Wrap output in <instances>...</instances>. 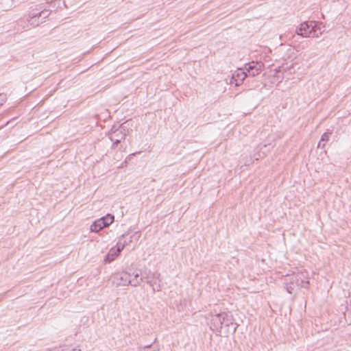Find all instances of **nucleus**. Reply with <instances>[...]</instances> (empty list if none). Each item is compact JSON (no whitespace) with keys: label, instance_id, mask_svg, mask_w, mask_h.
Masks as SVG:
<instances>
[{"label":"nucleus","instance_id":"obj_21","mask_svg":"<svg viewBox=\"0 0 351 351\" xmlns=\"http://www.w3.org/2000/svg\"><path fill=\"white\" fill-rule=\"evenodd\" d=\"M6 101V96L5 95H0V106L3 105Z\"/></svg>","mask_w":351,"mask_h":351},{"label":"nucleus","instance_id":"obj_16","mask_svg":"<svg viewBox=\"0 0 351 351\" xmlns=\"http://www.w3.org/2000/svg\"><path fill=\"white\" fill-rule=\"evenodd\" d=\"M331 134H332V132H324L321 136V139L317 145V147L324 148L325 147L324 143L328 141L330 135Z\"/></svg>","mask_w":351,"mask_h":351},{"label":"nucleus","instance_id":"obj_17","mask_svg":"<svg viewBox=\"0 0 351 351\" xmlns=\"http://www.w3.org/2000/svg\"><path fill=\"white\" fill-rule=\"evenodd\" d=\"M267 147V145H263L258 147V152L254 155V158L256 160H258L259 158H263L267 156V152L265 151H262L263 149H265Z\"/></svg>","mask_w":351,"mask_h":351},{"label":"nucleus","instance_id":"obj_11","mask_svg":"<svg viewBox=\"0 0 351 351\" xmlns=\"http://www.w3.org/2000/svg\"><path fill=\"white\" fill-rule=\"evenodd\" d=\"M311 38H319L325 31V26L321 22L311 21Z\"/></svg>","mask_w":351,"mask_h":351},{"label":"nucleus","instance_id":"obj_23","mask_svg":"<svg viewBox=\"0 0 351 351\" xmlns=\"http://www.w3.org/2000/svg\"><path fill=\"white\" fill-rule=\"evenodd\" d=\"M236 329H237V327H234L233 331L234 332L236 330Z\"/></svg>","mask_w":351,"mask_h":351},{"label":"nucleus","instance_id":"obj_1","mask_svg":"<svg viewBox=\"0 0 351 351\" xmlns=\"http://www.w3.org/2000/svg\"><path fill=\"white\" fill-rule=\"evenodd\" d=\"M287 276H289V282L285 283V287L289 293H293L297 289L308 288L310 277L309 272L306 269L298 270Z\"/></svg>","mask_w":351,"mask_h":351},{"label":"nucleus","instance_id":"obj_3","mask_svg":"<svg viewBox=\"0 0 351 351\" xmlns=\"http://www.w3.org/2000/svg\"><path fill=\"white\" fill-rule=\"evenodd\" d=\"M209 317L210 328L213 331L216 332H221L223 324L226 327H229L230 324H232V319L230 318L232 316L227 312L218 313H210Z\"/></svg>","mask_w":351,"mask_h":351},{"label":"nucleus","instance_id":"obj_12","mask_svg":"<svg viewBox=\"0 0 351 351\" xmlns=\"http://www.w3.org/2000/svg\"><path fill=\"white\" fill-rule=\"evenodd\" d=\"M311 21L310 22H304L300 24V27L297 29L296 32L298 35L302 36L305 38H311Z\"/></svg>","mask_w":351,"mask_h":351},{"label":"nucleus","instance_id":"obj_7","mask_svg":"<svg viewBox=\"0 0 351 351\" xmlns=\"http://www.w3.org/2000/svg\"><path fill=\"white\" fill-rule=\"evenodd\" d=\"M126 135L125 129L123 125L113 130L109 135V138L112 142V147L115 148L121 141L125 140Z\"/></svg>","mask_w":351,"mask_h":351},{"label":"nucleus","instance_id":"obj_4","mask_svg":"<svg viewBox=\"0 0 351 351\" xmlns=\"http://www.w3.org/2000/svg\"><path fill=\"white\" fill-rule=\"evenodd\" d=\"M51 12L43 4H40L36 8L29 11L27 20L31 26L36 27L44 23L45 19L51 14Z\"/></svg>","mask_w":351,"mask_h":351},{"label":"nucleus","instance_id":"obj_13","mask_svg":"<svg viewBox=\"0 0 351 351\" xmlns=\"http://www.w3.org/2000/svg\"><path fill=\"white\" fill-rule=\"evenodd\" d=\"M247 76V72L244 69H238L232 75V80L234 82L236 86H239Z\"/></svg>","mask_w":351,"mask_h":351},{"label":"nucleus","instance_id":"obj_6","mask_svg":"<svg viewBox=\"0 0 351 351\" xmlns=\"http://www.w3.org/2000/svg\"><path fill=\"white\" fill-rule=\"evenodd\" d=\"M112 284L117 287L130 285V273L129 271H122L117 273L111 276Z\"/></svg>","mask_w":351,"mask_h":351},{"label":"nucleus","instance_id":"obj_8","mask_svg":"<svg viewBox=\"0 0 351 351\" xmlns=\"http://www.w3.org/2000/svg\"><path fill=\"white\" fill-rule=\"evenodd\" d=\"M264 64L262 62H250L245 64V70L247 76H256L261 73L263 71Z\"/></svg>","mask_w":351,"mask_h":351},{"label":"nucleus","instance_id":"obj_14","mask_svg":"<svg viewBox=\"0 0 351 351\" xmlns=\"http://www.w3.org/2000/svg\"><path fill=\"white\" fill-rule=\"evenodd\" d=\"M121 252V249H119V247L116 245V248H111L109 252L106 255L104 261L106 263H110L114 261Z\"/></svg>","mask_w":351,"mask_h":351},{"label":"nucleus","instance_id":"obj_20","mask_svg":"<svg viewBox=\"0 0 351 351\" xmlns=\"http://www.w3.org/2000/svg\"><path fill=\"white\" fill-rule=\"evenodd\" d=\"M261 51L265 53V56H267L271 53V49L268 47H261Z\"/></svg>","mask_w":351,"mask_h":351},{"label":"nucleus","instance_id":"obj_9","mask_svg":"<svg viewBox=\"0 0 351 351\" xmlns=\"http://www.w3.org/2000/svg\"><path fill=\"white\" fill-rule=\"evenodd\" d=\"M130 273V285L132 287H137L141 284L145 280L146 270L142 271L139 269H135Z\"/></svg>","mask_w":351,"mask_h":351},{"label":"nucleus","instance_id":"obj_2","mask_svg":"<svg viewBox=\"0 0 351 351\" xmlns=\"http://www.w3.org/2000/svg\"><path fill=\"white\" fill-rule=\"evenodd\" d=\"M281 53V65L280 66L279 69L287 72L293 69L297 64H298V62L297 61L298 53L293 47L288 46L282 49Z\"/></svg>","mask_w":351,"mask_h":351},{"label":"nucleus","instance_id":"obj_22","mask_svg":"<svg viewBox=\"0 0 351 351\" xmlns=\"http://www.w3.org/2000/svg\"><path fill=\"white\" fill-rule=\"evenodd\" d=\"M151 346H152V343L151 344H146L145 346H143V348H149Z\"/></svg>","mask_w":351,"mask_h":351},{"label":"nucleus","instance_id":"obj_10","mask_svg":"<svg viewBox=\"0 0 351 351\" xmlns=\"http://www.w3.org/2000/svg\"><path fill=\"white\" fill-rule=\"evenodd\" d=\"M140 235L138 232H136L132 235H130L129 234H123L119 237L117 245L119 247V249L122 250L125 246L129 245L132 243L134 240L137 241Z\"/></svg>","mask_w":351,"mask_h":351},{"label":"nucleus","instance_id":"obj_15","mask_svg":"<svg viewBox=\"0 0 351 351\" xmlns=\"http://www.w3.org/2000/svg\"><path fill=\"white\" fill-rule=\"evenodd\" d=\"M104 227L106 226L104 222L101 220V219H99L93 223V224L90 226V229L91 232H97Z\"/></svg>","mask_w":351,"mask_h":351},{"label":"nucleus","instance_id":"obj_18","mask_svg":"<svg viewBox=\"0 0 351 351\" xmlns=\"http://www.w3.org/2000/svg\"><path fill=\"white\" fill-rule=\"evenodd\" d=\"M100 219L104 222L105 226L107 227L114 221V217L112 215L108 214L107 215L102 217Z\"/></svg>","mask_w":351,"mask_h":351},{"label":"nucleus","instance_id":"obj_5","mask_svg":"<svg viewBox=\"0 0 351 351\" xmlns=\"http://www.w3.org/2000/svg\"><path fill=\"white\" fill-rule=\"evenodd\" d=\"M160 274L158 272H152L151 271H146V274L144 281H145L155 291H160L161 290V280Z\"/></svg>","mask_w":351,"mask_h":351},{"label":"nucleus","instance_id":"obj_19","mask_svg":"<svg viewBox=\"0 0 351 351\" xmlns=\"http://www.w3.org/2000/svg\"><path fill=\"white\" fill-rule=\"evenodd\" d=\"M344 318L346 322L348 324H351V306L348 307L346 310V311L343 313Z\"/></svg>","mask_w":351,"mask_h":351}]
</instances>
